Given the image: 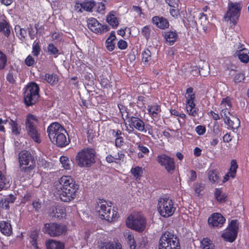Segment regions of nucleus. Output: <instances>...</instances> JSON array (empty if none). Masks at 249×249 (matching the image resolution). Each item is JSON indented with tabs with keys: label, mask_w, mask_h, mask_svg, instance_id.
Segmentation results:
<instances>
[{
	"label": "nucleus",
	"mask_w": 249,
	"mask_h": 249,
	"mask_svg": "<svg viewBox=\"0 0 249 249\" xmlns=\"http://www.w3.org/2000/svg\"><path fill=\"white\" fill-rule=\"evenodd\" d=\"M61 192L59 198L62 201L69 202L76 196L79 185L71 176H63L59 179Z\"/></svg>",
	"instance_id": "nucleus-1"
},
{
	"label": "nucleus",
	"mask_w": 249,
	"mask_h": 249,
	"mask_svg": "<svg viewBox=\"0 0 249 249\" xmlns=\"http://www.w3.org/2000/svg\"><path fill=\"white\" fill-rule=\"evenodd\" d=\"M51 141L58 147H63L69 144L70 140H67V131L58 123H53L47 129Z\"/></svg>",
	"instance_id": "nucleus-2"
},
{
	"label": "nucleus",
	"mask_w": 249,
	"mask_h": 249,
	"mask_svg": "<svg viewBox=\"0 0 249 249\" xmlns=\"http://www.w3.org/2000/svg\"><path fill=\"white\" fill-rule=\"evenodd\" d=\"M18 162L21 172L30 174L36 166L34 156L29 151L23 150L18 154Z\"/></svg>",
	"instance_id": "nucleus-3"
},
{
	"label": "nucleus",
	"mask_w": 249,
	"mask_h": 249,
	"mask_svg": "<svg viewBox=\"0 0 249 249\" xmlns=\"http://www.w3.org/2000/svg\"><path fill=\"white\" fill-rule=\"evenodd\" d=\"M127 119L124 123L126 126L125 130L128 134L134 133L139 135L137 132H134L136 129L141 132H146L145 128V124L140 114L136 113L127 117Z\"/></svg>",
	"instance_id": "nucleus-4"
},
{
	"label": "nucleus",
	"mask_w": 249,
	"mask_h": 249,
	"mask_svg": "<svg viewBox=\"0 0 249 249\" xmlns=\"http://www.w3.org/2000/svg\"><path fill=\"white\" fill-rule=\"evenodd\" d=\"M95 150L92 148H83L77 153L76 161L80 167H90L95 162Z\"/></svg>",
	"instance_id": "nucleus-5"
},
{
	"label": "nucleus",
	"mask_w": 249,
	"mask_h": 249,
	"mask_svg": "<svg viewBox=\"0 0 249 249\" xmlns=\"http://www.w3.org/2000/svg\"><path fill=\"white\" fill-rule=\"evenodd\" d=\"M110 205L107 201L100 199L96 207L97 211L102 219H105L108 222L116 221L119 217L118 212L113 209L111 211V202Z\"/></svg>",
	"instance_id": "nucleus-6"
},
{
	"label": "nucleus",
	"mask_w": 249,
	"mask_h": 249,
	"mask_svg": "<svg viewBox=\"0 0 249 249\" xmlns=\"http://www.w3.org/2000/svg\"><path fill=\"white\" fill-rule=\"evenodd\" d=\"M110 205L107 201L100 199L96 207L97 211L102 219H105L108 222L116 221L119 217L118 212L113 209L111 211V202Z\"/></svg>",
	"instance_id": "nucleus-7"
},
{
	"label": "nucleus",
	"mask_w": 249,
	"mask_h": 249,
	"mask_svg": "<svg viewBox=\"0 0 249 249\" xmlns=\"http://www.w3.org/2000/svg\"><path fill=\"white\" fill-rule=\"evenodd\" d=\"M159 249H180L179 239L173 231H165L160 239Z\"/></svg>",
	"instance_id": "nucleus-8"
},
{
	"label": "nucleus",
	"mask_w": 249,
	"mask_h": 249,
	"mask_svg": "<svg viewBox=\"0 0 249 249\" xmlns=\"http://www.w3.org/2000/svg\"><path fill=\"white\" fill-rule=\"evenodd\" d=\"M38 119L34 115L29 113L25 120V129L28 135L36 142H41L40 134L37 129Z\"/></svg>",
	"instance_id": "nucleus-9"
},
{
	"label": "nucleus",
	"mask_w": 249,
	"mask_h": 249,
	"mask_svg": "<svg viewBox=\"0 0 249 249\" xmlns=\"http://www.w3.org/2000/svg\"><path fill=\"white\" fill-rule=\"evenodd\" d=\"M40 88L35 82H31L27 85L23 92L24 102L27 107L35 105L38 101Z\"/></svg>",
	"instance_id": "nucleus-10"
},
{
	"label": "nucleus",
	"mask_w": 249,
	"mask_h": 249,
	"mask_svg": "<svg viewBox=\"0 0 249 249\" xmlns=\"http://www.w3.org/2000/svg\"><path fill=\"white\" fill-rule=\"evenodd\" d=\"M176 209L173 201L169 197L164 196L159 198L157 209L161 216L167 218L173 215Z\"/></svg>",
	"instance_id": "nucleus-11"
},
{
	"label": "nucleus",
	"mask_w": 249,
	"mask_h": 249,
	"mask_svg": "<svg viewBox=\"0 0 249 249\" xmlns=\"http://www.w3.org/2000/svg\"><path fill=\"white\" fill-rule=\"evenodd\" d=\"M67 230L68 227L66 225L56 222L45 223L43 228V232L53 237L65 235Z\"/></svg>",
	"instance_id": "nucleus-12"
},
{
	"label": "nucleus",
	"mask_w": 249,
	"mask_h": 249,
	"mask_svg": "<svg viewBox=\"0 0 249 249\" xmlns=\"http://www.w3.org/2000/svg\"><path fill=\"white\" fill-rule=\"evenodd\" d=\"M185 110L187 114L194 118L198 115L199 109L196 107L195 104L196 94L194 92V89L190 87L187 89L185 95Z\"/></svg>",
	"instance_id": "nucleus-13"
},
{
	"label": "nucleus",
	"mask_w": 249,
	"mask_h": 249,
	"mask_svg": "<svg viewBox=\"0 0 249 249\" xmlns=\"http://www.w3.org/2000/svg\"><path fill=\"white\" fill-rule=\"evenodd\" d=\"M238 231V221L237 219L231 220L224 232L221 234V237L224 241L232 243L237 237Z\"/></svg>",
	"instance_id": "nucleus-14"
},
{
	"label": "nucleus",
	"mask_w": 249,
	"mask_h": 249,
	"mask_svg": "<svg viewBox=\"0 0 249 249\" xmlns=\"http://www.w3.org/2000/svg\"><path fill=\"white\" fill-rule=\"evenodd\" d=\"M146 220L141 216L130 215L126 220V226L139 232L143 231L146 226Z\"/></svg>",
	"instance_id": "nucleus-15"
},
{
	"label": "nucleus",
	"mask_w": 249,
	"mask_h": 249,
	"mask_svg": "<svg viewBox=\"0 0 249 249\" xmlns=\"http://www.w3.org/2000/svg\"><path fill=\"white\" fill-rule=\"evenodd\" d=\"M156 160L160 166L164 167L168 173L172 174L175 170L176 165L174 158L166 154L158 155Z\"/></svg>",
	"instance_id": "nucleus-16"
},
{
	"label": "nucleus",
	"mask_w": 249,
	"mask_h": 249,
	"mask_svg": "<svg viewBox=\"0 0 249 249\" xmlns=\"http://www.w3.org/2000/svg\"><path fill=\"white\" fill-rule=\"evenodd\" d=\"M87 23L89 29L96 34H103L110 29L108 25L101 24L96 18H89Z\"/></svg>",
	"instance_id": "nucleus-17"
},
{
	"label": "nucleus",
	"mask_w": 249,
	"mask_h": 249,
	"mask_svg": "<svg viewBox=\"0 0 249 249\" xmlns=\"http://www.w3.org/2000/svg\"><path fill=\"white\" fill-rule=\"evenodd\" d=\"M241 6L239 3L231 2L228 5V10L225 15V18H228L232 23H236L240 16Z\"/></svg>",
	"instance_id": "nucleus-18"
},
{
	"label": "nucleus",
	"mask_w": 249,
	"mask_h": 249,
	"mask_svg": "<svg viewBox=\"0 0 249 249\" xmlns=\"http://www.w3.org/2000/svg\"><path fill=\"white\" fill-rule=\"evenodd\" d=\"M231 98L229 96L223 98L219 105V113L224 121L231 115Z\"/></svg>",
	"instance_id": "nucleus-19"
},
{
	"label": "nucleus",
	"mask_w": 249,
	"mask_h": 249,
	"mask_svg": "<svg viewBox=\"0 0 249 249\" xmlns=\"http://www.w3.org/2000/svg\"><path fill=\"white\" fill-rule=\"evenodd\" d=\"M236 48L233 53L234 56H237L239 60L243 63L249 62V50L245 47V45L238 42L236 44Z\"/></svg>",
	"instance_id": "nucleus-20"
},
{
	"label": "nucleus",
	"mask_w": 249,
	"mask_h": 249,
	"mask_svg": "<svg viewBox=\"0 0 249 249\" xmlns=\"http://www.w3.org/2000/svg\"><path fill=\"white\" fill-rule=\"evenodd\" d=\"M226 221L225 218L218 213H213L208 219V223L211 227L220 228L222 227Z\"/></svg>",
	"instance_id": "nucleus-21"
},
{
	"label": "nucleus",
	"mask_w": 249,
	"mask_h": 249,
	"mask_svg": "<svg viewBox=\"0 0 249 249\" xmlns=\"http://www.w3.org/2000/svg\"><path fill=\"white\" fill-rule=\"evenodd\" d=\"M39 231L34 230L32 231L29 235V243L31 249H42L38 243Z\"/></svg>",
	"instance_id": "nucleus-22"
},
{
	"label": "nucleus",
	"mask_w": 249,
	"mask_h": 249,
	"mask_svg": "<svg viewBox=\"0 0 249 249\" xmlns=\"http://www.w3.org/2000/svg\"><path fill=\"white\" fill-rule=\"evenodd\" d=\"M238 167L236 160H232L231 162V167L228 172L224 176L223 182H225L230 179V178H234L236 175V171Z\"/></svg>",
	"instance_id": "nucleus-23"
},
{
	"label": "nucleus",
	"mask_w": 249,
	"mask_h": 249,
	"mask_svg": "<svg viewBox=\"0 0 249 249\" xmlns=\"http://www.w3.org/2000/svg\"><path fill=\"white\" fill-rule=\"evenodd\" d=\"M152 23L160 29L164 30L169 27V22L165 18L154 16L152 18Z\"/></svg>",
	"instance_id": "nucleus-24"
},
{
	"label": "nucleus",
	"mask_w": 249,
	"mask_h": 249,
	"mask_svg": "<svg viewBox=\"0 0 249 249\" xmlns=\"http://www.w3.org/2000/svg\"><path fill=\"white\" fill-rule=\"evenodd\" d=\"M164 37L165 43L167 45L171 46L174 45L178 40V36L176 30H170L164 32Z\"/></svg>",
	"instance_id": "nucleus-25"
},
{
	"label": "nucleus",
	"mask_w": 249,
	"mask_h": 249,
	"mask_svg": "<svg viewBox=\"0 0 249 249\" xmlns=\"http://www.w3.org/2000/svg\"><path fill=\"white\" fill-rule=\"evenodd\" d=\"M0 231L6 236H10L12 234L13 229L10 221H0Z\"/></svg>",
	"instance_id": "nucleus-26"
},
{
	"label": "nucleus",
	"mask_w": 249,
	"mask_h": 249,
	"mask_svg": "<svg viewBox=\"0 0 249 249\" xmlns=\"http://www.w3.org/2000/svg\"><path fill=\"white\" fill-rule=\"evenodd\" d=\"M11 30L12 27L7 20L4 18L0 19V33L6 37H9Z\"/></svg>",
	"instance_id": "nucleus-27"
},
{
	"label": "nucleus",
	"mask_w": 249,
	"mask_h": 249,
	"mask_svg": "<svg viewBox=\"0 0 249 249\" xmlns=\"http://www.w3.org/2000/svg\"><path fill=\"white\" fill-rule=\"evenodd\" d=\"M107 23L113 29H116L119 24V18L117 17V13L114 11H111L108 13L106 18Z\"/></svg>",
	"instance_id": "nucleus-28"
},
{
	"label": "nucleus",
	"mask_w": 249,
	"mask_h": 249,
	"mask_svg": "<svg viewBox=\"0 0 249 249\" xmlns=\"http://www.w3.org/2000/svg\"><path fill=\"white\" fill-rule=\"evenodd\" d=\"M46 249H65L64 244L53 239H49L45 241Z\"/></svg>",
	"instance_id": "nucleus-29"
},
{
	"label": "nucleus",
	"mask_w": 249,
	"mask_h": 249,
	"mask_svg": "<svg viewBox=\"0 0 249 249\" xmlns=\"http://www.w3.org/2000/svg\"><path fill=\"white\" fill-rule=\"evenodd\" d=\"M124 154L122 151H119L117 153V156H113L109 154L106 157V160L108 163L115 162L120 163L124 161Z\"/></svg>",
	"instance_id": "nucleus-30"
},
{
	"label": "nucleus",
	"mask_w": 249,
	"mask_h": 249,
	"mask_svg": "<svg viewBox=\"0 0 249 249\" xmlns=\"http://www.w3.org/2000/svg\"><path fill=\"white\" fill-rule=\"evenodd\" d=\"M148 98L149 96L144 94L139 95L136 98L132 104H134L139 109H144L146 107V104Z\"/></svg>",
	"instance_id": "nucleus-31"
},
{
	"label": "nucleus",
	"mask_w": 249,
	"mask_h": 249,
	"mask_svg": "<svg viewBox=\"0 0 249 249\" xmlns=\"http://www.w3.org/2000/svg\"><path fill=\"white\" fill-rule=\"evenodd\" d=\"M147 111L150 117L153 118H156L161 111L160 106L157 103L148 105L147 106Z\"/></svg>",
	"instance_id": "nucleus-32"
},
{
	"label": "nucleus",
	"mask_w": 249,
	"mask_h": 249,
	"mask_svg": "<svg viewBox=\"0 0 249 249\" xmlns=\"http://www.w3.org/2000/svg\"><path fill=\"white\" fill-rule=\"evenodd\" d=\"M16 199V197L13 194H10L5 197L2 198L0 201V205L1 208L5 209H9V204H13Z\"/></svg>",
	"instance_id": "nucleus-33"
},
{
	"label": "nucleus",
	"mask_w": 249,
	"mask_h": 249,
	"mask_svg": "<svg viewBox=\"0 0 249 249\" xmlns=\"http://www.w3.org/2000/svg\"><path fill=\"white\" fill-rule=\"evenodd\" d=\"M50 213L53 217L62 218L66 215V209L60 205L52 207V211Z\"/></svg>",
	"instance_id": "nucleus-34"
},
{
	"label": "nucleus",
	"mask_w": 249,
	"mask_h": 249,
	"mask_svg": "<svg viewBox=\"0 0 249 249\" xmlns=\"http://www.w3.org/2000/svg\"><path fill=\"white\" fill-rule=\"evenodd\" d=\"M124 236L130 249H136L137 245L133 233L129 231H126Z\"/></svg>",
	"instance_id": "nucleus-35"
},
{
	"label": "nucleus",
	"mask_w": 249,
	"mask_h": 249,
	"mask_svg": "<svg viewBox=\"0 0 249 249\" xmlns=\"http://www.w3.org/2000/svg\"><path fill=\"white\" fill-rule=\"evenodd\" d=\"M98 247L99 249H122V245L120 243L101 242Z\"/></svg>",
	"instance_id": "nucleus-36"
},
{
	"label": "nucleus",
	"mask_w": 249,
	"mask_h": 249,
	"mask_svg": "<svg viewBox=\"0 0 249 249\" xmlns=\"http://www.w3.org/2000/svg\"><path fill=\"white\" fill-rule=\"evenodd\" d=\"M224 121L226 125H227L232 130L238 128L240 125V120L235 117H233L232 120H231L229 117Z\"/></svg>",
	"instance_id": "nucleus-37"
},
{
	"label": "nucleus",
	"mask_w": 249,
	"mask_h": 249,
	"mask_svg": "<svg viewBox=\"0 0 249 249\" xmlns=\"http://www.w3.org/2000/svg\"><path fill=\"white\" fill-rule=\"evenodd\" d=\"M118 107L121 114L122 119L124 122L128 119L127 117L132 114V113L130 112L126 106H124L121 103L118 104Z\"/></svg>",
	"instance_id": "nucleus-38"
},
{
	"label": "nucleus",
	"mask_w": 249,
	"mask_h": 249,
	"mask_svg": "<svg viewBox=\"0 0 249 249\" xmlns=\"http://www.w3.org/2000/svg\"><path fill=\"white\" fill-rule=\"evenodd\" d=\"M44 79L51 86L56 85L58 82V75L53 73H46L44 76Z\"/></svg>",
	"instance_id": "nucleus-39"
},
{
	"label": "nucleus",
	"mask_w": 249,
	"mask_h": 249,
	"mask_svg": "<svg viewBox=\"0 0 249 249\" xmlns=\"http://www.w3.org/2000/svg\"><path fill=\"white\" fill-rule=\"evenodd\" d=\"M151 51L145 48L142 53V61L145 65H149L152 60Z\"/></svg>",
	"instance_id": "nucleus-40"
},
{
	"label": "nucleus",
	"mask_w": 249,
	"mask_h": 249,
	"mask_svg": "<svg viewBox=\"0 0 249 249\" xmlns=\"http://www.w3.org/2000/svg\"><path fill=\"white\" fill-rule=\"evenodd\" d=\"M214 197L215 199L220 203L226 201L228 195L222 193L221 188H216L214 192Z\"/></svg>",
	"instance_id": "nucleus-41"
},
{
	"label": "nucleus",
	"mask_w": 249,
	"mask_h": 249,
	"mask_svg": "<svg viewBox=\"0 0 249 249\" xmlns=\"http://www.w3.org/2000/svg\"><path fill=\"white\" fill-rule=\"evenodd\" d=\"M111 80L110 76L106 77L104 75L102 74L100 76V83L101 87L104 89H110L112 87Z\"/></svg>",
	"instance_id": "nucleus-42"
},
{
	"label": "nucleus",
	"mask_w": 249,
	"mask_h": 249,
	"mask_svg": "<svg viewBox=\"0 0 249 249\" xmlns=\"http://www.w3.org/2000/svg\"><path fill=\"white\" fill-rule=\"evenodd\" d=\"M130 173L136 179H140L143 173V169L140 166H136L130 170Z\"/></svg>",
	"instance_id": "nucleus-43"
},
{
	"label": "nucleus",
	"mask_w": 249,
	"mask_h": 249,
	"mask_svg": "<svg viewBox=\"0 0 249 249\" xmlns=\"http://www.w3.org/2000/svg\"><path fill=\"white\" fill-rule=\"evenodd\" d=\"M208 176L209 180L212 183H219V176L216 170H210L208 172Z\"/></svg>",
	"instance_id": "nucleus-44"
},
{
	"label": "nucleus",
	"mask_w": 249,
	"mask_h": 249,
	"mask_svg": "<svg viewBox=\"0 0 249 249\" xmlns=\"http://www.w3.org/2000/svg\"><path fill=\"white\" fill-rule=\"evenodd\" d=\"M82 2L83 10L87 12H92L93 8L95 6L93 0H85Z\"/></svg>",
	"instance_id": "nucleus-45"
},
{
	"label": "nucleus",
	"mask_w": 249,
	"mask_h": 249,
	"mask_svg": "<svg viewBox=\"0 0 249 249\" xmlns=\"http://www.w3.org/2000/svg\"><path fill=\"white\" fill-rule=\"evenodd\" d=\"M201 249H214L213 241L208 238H204L201 241Z\"/></svg>",
	"instance_id": "nucleus-46"
},
{
	"label": "nucleus",
	"mask_w": 249,
	"mask_h": 249,
	"mask_svg": "<svg viewBox=\"0 0 249 249\" xmlns=\"http://www.w3.org/2000/svg\"><path fill=\"white\" fill-rule=\"evenodd\" d=\"M10 124L11 126L12 132L15 135H19L21 132V127L17 123L16 120L10 119Z\"/></svg>",
	"instance_id": "nucleus-47"
},
{
	"label": "nucleus",
	"mask_w": 249,
	"mask_h": 249,
	"mask_svg": "<svg viewBox=\"0 0 249 249\" xmlns=\"http://www.w3.org/2000/svg\"><path fill=\"white\" fill-rule=\"evenodd\" d=\"M41 52V46L39 41L35 40L32 46V54L35 57H37Z\"/></svg>",
	"instance_id": "nucleus-48"
},
{
	"label": "nucleus",
	"mask_w": 249,
	"mask_h": 249,
	"mask_svg": "<svg viewBox=\"0 0 249 249\" xmlns=\"http://www.w3.org/2000/svg\"><path fill=\"white\" fill-rule=\"evenodd\" d=\"M199 20H200V25L202 27L203 29L204 30H206L207 28V25L209 23L207 15L203 13H200Z\"/></svg>",
	"instance_id": "nucleus-49"
},
{
	"label": "nucleus",
	"mask_w": 249,
	"mask_h": 249,
	"mask_svg": "<svg viewBox=\"0 0 249 249\" xmlns=\"http://www.w3.org/2000/svg\"><path fill=\"white\" fill-rule=\"evenodd\" d=\"M59 160L62 166L64 169L67 170L71 169V163L68 157L62 156L60 157Z\"/></svg>",
	"instance_id": "nucleus-50"
},
{
	"label": "nucleus",
	"mask_w": 249,
	"mask_h": 249,
	"mask_svg": "<svg viewBox=\"0 0 249 249\" xmlns=\"http://www.w3.org/2000/svg\"><path fill=\"white\" fill-rule=\"evenodd\" d=\"M7 55L0 50V71L3 70L7 65Z\"/></svg>",
	"instance_id": "nucleus-51"
},
{
	"label": "nucleus",
	"mask_w": 249,
	"mask_h": 249,
	"mask_svg": "<svg viewBox=\"0 0 249 249\" xmlns=\"http://www.w3.org/2000/svg\"><path fill=\"white\" fill-rule=\"evenodd\" d=\"M48 51L50 55H53L54 57L56 58L59 54V50L55 47L53 44L50 43L48 45Z\"/></svg>",
	"instance_id": "nucleus-52"
},
{
	"label": "nucleus",
	"mask_w": 249,
	"mask_h": 249,
	"mask_svg": "<svg viewBox=\"0 0 249 249\" xmlns=\"http://www.w3.org/2000/svg\"><path fill=\"white\" fill-rule=\"evenodd\" d=\"M141 34L142 36L148 41L150 37L151 28L150 25H145L141 29Z\"/></svg>",
	"instance_id": "nucleus-53"
},
{
	"label": "nucleus",
	"mask_w": 249,
	"mask_h": 249,
	"mask_svg": "<svg viewBox=\"0 0 249 249\" xmlns=\"http://www.w3.org/2000/svg\"><path fill=\"white\" fill-rule=\"evenodd\" d=\"M137 148L140 152L143 153L146 156H148L150 152L149 149L145 146H144L142 144L139 142L137 144Z\"/></svg>",
	"instance_id": "nucleus-54"
},
{
	"label": "nucleus",
	"mask_w": 249,
	"mask_h": 249,
	"mask_svg": "<svg viewBox=\"0 0 249 249\" xmlns=\"http://www.w3.org/2000/svg\"><path fill=\"white\" fill-rule=\"evenodd\" d=\"M204 185L200 183H195L193 185V189L195 192L199 195L204 189Z\"/></svg>",
	"instance_id": "nucleus-55"
},
{
	"label": "nucleus",
	"mask_w": 249,
	"mask_h": 249,
	"mask_svg": "<svg viewBox=\"0 0 249 249\" xmlns=\"http://www.w3.org/2000/svg\"><path fill=\"white\" fill-rule=\"evenodd\" d=\"M166 3L171 7L178 8L181 4L180 0H165Z\"/></svg>",
	"instance_id": "nucleus-56"
},
{
	"label": "nucleus",
	"mask_w": 249,
	"mask_h": 249,
	"mask_svg": "<svg viewBox=\"0 0 249 249\" xmlns=\"http://www.w3.org/2000/svg\"><path fill=\"white\" fill-rule=\"evenodd\" d=\"M24 63L28 67H33L36 64V61L33 56L29 54L25 58Z\"/></svg>",
	"instance_id": "nucleus-57"
},
{
	"label": "nucleus",
	"mask_w": 249,
	"mask_h": 249,
	"mask_svg": "<svg viewBox=\"0 0 249 249\" xmlns=\"http://www.w3.org/2000/svg\"><path fill=\"white\" fill-rule=\"evenodd\" d=\"M245 78V74L242 72H239L234 76L233 77V81L236 83H240L243 81Z\"/></svg>",
	"instance_id": "nucleus-58"
},
{
	"label": "nucleus",
	"mask_w": 249,
	"mask_h": 249,
	"mask_svg": "<svg viewBox=\"0 0 249 249\" xmlns=\"http://www.w3.org/2000/svg\"><path fill=\"white\" fill-rule=\"evenodd\" d=\"M124 143L123 137L116 138L114 145L116 148H121Z\"/></svg>",
	"instance_id": "nucleus-59"
},
{
	"label": "nucleus",
	"mask_w": 249,
	"mask_h": 249,
	"mask_svg": "<svg viewBox=\"0 0 249 249\" xmlns=\"http://www.w3.org/2000/svg\"><path fill=\"white\" fill-rule=\"evenodd\" d=\"M6 179L5 176L0 171V191L2 190L6 185Z\"/></svg>",
	"instance_id": "nucleus-60"
},
{
	"label": "nucleus",
	"mask_w": 249,
	"mask_h": 249,
	"mask_svg": "<svg viewBox=\"0 0 249 249\" xmlns=\"http://www.w3.org/2000/svg\"><path fill=\"white\" fill-rule=\"evenodd\" d=\"M114 40L107 39L106 41V46L107 50L109 51H112L115 48V43Z\"/></svg>",
	"instance_id": "nucleus-61"
},
{
	"label": "nucleus",
	"mask_w": 249,
	"mask_h": 249,
	"mask_svg": "<svg viewBox=\"0 0 249 249\" xmlns=\"http://www.w3.org/2000/svg\"><path fill=\"white\" fill-rule=\"evenodd\" d=\"M117 46L120 50H124L127 48L128 44L126 41L121 39L118 41Z\"/></svg>",
	"instance_id": "nucleus-62"
},
{
	"label": "nucleus",
	"mask_w": 249,
	"mask_h": 249,
	"mask_svg": "<svg viewBox=\"0 0 249 249\" xmlns=\"http://www.w3.org/2000/svg\"><path fill=\"white\" fill-rule=\"evenodd\" d=\"M18 29L19 31V35L21 38H25L27 36V29L24 28H21L19 26H16L15 28V31Z\"/></svg>",
	"instance_id": "nucleus-63"
},
{
	"label": "nucleus",
	"mask_w": 249,
	"mask_h": 249,
	"mask_svg": "<svg viewBox=\"0 0 249 249\" xmlns=\"http://www.w3.org/2000/svg\"><path fill=\"white\" fill-rule=\"evenodd\" d=\"M190 176L188 180V182H191L195 181L197 178L196 172L194 170H191L189 171Z\"/></svg>",
	"instance_id": "nucleus-64"
}]
</instances>
